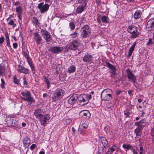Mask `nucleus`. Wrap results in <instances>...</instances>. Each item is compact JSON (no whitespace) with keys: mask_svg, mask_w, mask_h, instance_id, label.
I'll return each mask as SVG.
<instances>
[{"mask_svg":"<svg viewBox=\"0 0 154 154\" xmlns=\"http://www.w3.org/2000/svg\"><path fill=\"white\" fill-rule=\"evenodd\" d=\"M22 96H20V98L24 101H27L29 105H31L32 103H34L35 100L34 98L31 96L30 92L27 90L25 92L22 91L21 93Z\"/></svg>","mask_w":154,"mask_h":154,"instance_id":"f257e3e1","label":"nucleus"},{"mask_svg":"<svg viewBox=\"0 0 154 154\" xmlns=\"http://www.w3.org/2000/svg\"><path fill=\"white\" fill-rule=\"evenodd\" d=\"M91 29L88 25H84L80 29V35L82 38H86L91 35Z\"/></svg>","mask_w":154,"mask_h":154,"instance_id":"f03ea898","label":"nucleus"},{"mask_svg":"<svg viewBox=\"0 0 154 154\" xmlns=\"http://www.w3.org/2000/svg\"><path fill=\"white\" fill-rule=\"evenodd\" d=\"M127 31L128 33L131 34L130 37L131 38H137L140 34L137 27L134 25L129 26L127 29Z\"/></svg>","mask_w":154,"mask_h":154,"instance_id":"7ed1b4c3","label":"nucleus"},{"mask_svg":"<svg viewBox=\"0 0 154 154\" xmlns=\"http://www.w3.org/2000/svg\"><path fill=\"white\" fill-rule=\"evenodd\" d=\"M65 93L64 90L62 89H57L52 94V97L53 102H55L58 100L62 98Z\"/></svg>","mask_w":154,"mask_h":154,"instance_id":"20e7f679","label":"nucleus"},{"mask_svg":"<svg viewBox=\"0 0 154 154\" xmlns=\"http://www.w3.org/2000/svg\"><path fill=\"white\" fill-rule=\"evenodd\" d=\"M113 94V92L109 88L106 89L102 92L101 97L103 95V100L104 101H109L112 99V95Z\"/></svg>","mask_w":154,"mask_h":154,"instance_id":"39448f33","label":"nucleus"},{"mask_svg":"<svg viewBox=\"0 0 154 154\" xmlns=\"http://www.w3.org/2000/svg\"><path fill=\"white\" fill-rule=\"evenodd\" d=\"M22 53L23 56L25 57L27 60V61L32 71L34 73H35V66L31 58L29 56V52L27 51V52L25 51H22Z\"/></svg>","mask_w":154,"mask_h":154,"instance_id":"423d86ee","label":"nucleus"},{"mask_svg":"<svg viewBox=\"0 0 154 154\" xmlns=\"http://www.w3.org/2000/svg\"><path fill=\"white\" fill-rule=\"evenodd\" d=\"M80 45V42L79 39H75L70 42L69 45L68 49L71 50H77Z\"/></svg>","mask_w":154,"mask_h":154,"instance_id":"0eeeda50","label":"nucleus"},{"mask_svg":"<svg viewBox=\"0 0 154 154\" xmlns=\"http://www.w3.org/2000/svg\"><path fill=\"white\" fill-rule=\"evenodd\" d=\"M44 2L39 3L37 7L41 14H43L47 11L49 8V5L48 4L45 3L44 5Z\"/></svg>","mask_w":154,"mask_h":154,"instance_id":"6e6552de","label":"nucleus"},{"mask_svg":"<svg viewBox=\"0 0 154 154\" xmlns=\"http://www.w3.org/2000/svg\"><path fill=\"white\" fill-rule=\"evenodd\" d=\"M17 71L18 73L25 75H29L30 73V70L29 69L20 64L17 65Z\"/></svg>","mask_w":154,"mask_h":154,"instance_id":"1a4fd4ad","label":"nucleus"},{"mask_svg":"<svg viewBox=\"0 0 154 154\" xmlns=\"http://www.w3.org/2000/svg\"><path fill=\"white\" fill-rule=\"evenodd\" d=\"M50 115L48 114L42 115L38 119L42 125L45 126L47 124V121L50 119Z\"/></svg>","mask_w":154,"mask_h":154,"instance_id":"9d476101","label":"nucleus"},{"mask_svg":"<svg viewBox=\"0 0 154 154\" xmlns=\"http://www.w3.org/2000/svg\"><path fill=\"white\" fill-rule=\"evenodd\" d=\"M126 72L127 73V76L128 79L134 84L136 80V76L134 75L130 69L129 68L126 69Z\"/></svg>","mask_w":154,"mask_h":154,"instance_id":"9b49d317","label":"nucleus"},{"mask_svg":"<svg viewBox=\"0 0 154 154\" xmlns=\"http://www.w3.org/2000/svg\"><path fill=\"white\" fill-rule=\"evenodd\" d=\"M63 48L60 46H55L50 47L48 48V51L54 54L61 53L63 51Z\"/></svg>","mask_w":154,"mask_h":154,"instance_id":"f8f14e48","label":"nucleus"},{"mask_svg":"<svg viewBox=\"0 0 154 154\" xmlns=\"http://www.w3.org/2000/svg\"><path fill=\"white\" fill-rule=\"evenodd\" d=\"M91 115L90 112L87 110H82L79 113V116L85 119H89L90 118Z\"/></svg>","mask_w":154,"mask_h":154,"instance_id":"ddd939ff","label":"nucleus"},{"mask_svg":"<svg viewBox=\"0 0 154 154\" xmlns=\"http://www.w3.org/2000/svg\"><path fill=\"white\" fill-rule=\"evenodd\" d=\"M41 32L43 38L46 42H49L51 39V36L50 33L47 30L44 29H41Z\"/></svg>","mask_w":154,"mask_h":154,"instance_id":"4468645a","label":"nucleus"},{"mask_svg":"<svg viewBox=\"0 0 154 154\" xmlns=\"http://www.w3.org/2000/svg\"><path fill=\"white\" fill-rule=\"evenodd\" d=\"M100 141H101L102 145V147H101L99 149L101 150V151L103 152V148L107 147L108 142L106 138L103 136L99 137Z\"/></svg>","mask_w":154,"mask_h":154,"instance_id":"2eb2a0df","label":"nucleus"},{"mask_svg":"<svg viewBox=\"0 0 154 154\" xmlns=\"http://www.w3.org/2000/svg\"><path fill=\"white\" fill-rule=\"evenodd\" d=\"M93 58L91 54L88 53L86 54L83 58L84 62L90 64L92 62Z\"/></svg>","mask_w":154,"mask_h":154,"instance_id":"dca6fc26","label":"nucleus"},{"mask_svg":"<svg viewBox=\"0 0 154 154\" xmlns=\"http://www.w3.org/2000/svg\"><path fill=\"white\" fill-rule=\"evenodd\" d=\"M10 119L7 121V123L9 126L15 127L17 125V122L16 121V118L14 117L11 116Z\"/></svg>","mask_w":154,"mask_h":154,"instance_id":"f3484780","label":"nucleus"},{"mask_svg":"<svg viewBox=\"0 0 154 154\" xmlns=\"http://www.w3.org/2000/svg\"><path fill=\"white\" fill-rule=\"evenodd\" d=\"M15 11L17 13V17L19 20H21L22 16L23 14V10L22 7L20 5L17 6L15 8Z\"/></svg>","mask_w":154,"mask_h":154,"instance_id":"a211bd4d","label":"nucleus"},{"mask_svg":"<svg viewBox=\"0 0 154 154\" xmlns=\"http://www.w3.org/2000/svg\"><path fill=\"white\" fill-rule=\"evenodd\" d=\"M33 38L35 40V42L37 45L40 44L42 40L41 36L37 32L34 33Z\"/></svg>","mask_w":154,"mask_h":154,"instance_id":"6ab92c4d","label":"nucleus"},{"mask_svg":"<svg viewBox=\"0 0 154 154\" xmlns=\"http://www.w3.org/2000/svg\"><path fill=\"white\" fill-rule=\"evenodd\" d=\"M78 98V96L75 94H73L68 100V103L73 105L76 102Z\"/></svg>","mask_w":154,"mask_h":154,"instance_id":"aec40b11","label":"nucleus"},{"mask_svg":"<svg viewBox=\"0 0 154 154\" xmlns=\"http://www.w3.org/2000/svg\"><path fill=\"white\" fill-rule=\"evenodd\" d=\"M146 125V121L144 119H143L139 122H136L135 123V125L138 127L143 128Z\"/></svg>","mask_w":154,"mask_h":154,"instance_id":"412c9836","label":"nucleus"},{"mask_svg":"<svg viewBox=\"0 0 154 154\" xmlns=\"http://www.w3.org/2000/svg\"><path fill=\"white\" fill-rule=\"evenodd\" d=\"M146 27L149 29L150 28V30L154 29V17L150 19L148 21Z\"/></svg>","mask_w":154,"mask_h":154,"instance_id":"4be33fe9","label":"nucleus"},{"mask_svg":"<svg viewBox=\"0 0 154 154\" xmlns=\"http://www.w3.org/2000/svg\"><path fill=\"white\" fill-rule=\"evenodd\" d=\"M142 15V13L141 11L137 10L136 11L134 14V17L135 20H138V19H141V16Z\"/></svg>","mask_w":154,"mask_h":154,"instance_id":"5701e85b","label":"nucleus"},{"mask_svg":"<svg viewBox=\"0 0 154 154\" xmlns=\"http://www.w3.org/2000/svg\"><path fill=\"white\" fill-rule=\"evenodd\" d=\"M106 63L107 67L109 68L112 70V74L115 75V72L116 71V67L108 62H106Z\"/></svg>","mask_w":154,"mask_h":154,"instance_id":"b1692460","label":"nucleus"},{"mask_svg":"<svg viewBox=\"0 0 154 154\" xmlns=\"http://www.w3.org/2000/svg\"><path fill=\"white\" fill-rule=\"evenodd\" d=\"M88 125L86 122H85L79 126L78 129V133L81 134L82 131H84L88 127Z\"/></svg>","mask_w":154,"mask_h":154,"instance_id":"393cba45","label":"nucleus"},{"mask_svg":"<svg viewBox=\"0 0 154 154\" xmlns=\"http://www.w3.org/2000/svg\"><path fill=\"white\" fill-rule=\"evenodd\" d=\"M78 101L80 103H83L85 104H87L88 103V101L86 100L85 98V95H81L78 97Z\"/></svg>","mask_w":154,"mask_h":154,"instance_id":"a878e982","label":"nucleus"},{"mask_svg":"<svg viewBox=\"0 0 154 154\" xmlns=\"http://www.w3.org/2000/svg\"><path fill=\"white\" fill-rule=\"evenodd\" d=\"M87 6L83 5H80L76 9V12L78 14H81L86 9Z\"/></svg>","mask_w":154,"mask_h":154,"instance_id":"bb28decb","label":"nucleus"},{"mask_svg":"<svg viewBox=\"0 0 154 154\" xmlns=\"http://www.w3.org/2000/svg\"><path fill=\"white\" fill-rule=\"evenodd\" d=\"M42 109H36L34 112V115L38 119L41 116H42V114L41 113Z\"/></svg>","mask_w":154,"mask_h":154,"instance_id":"cd10ccee","label":"nucleus"},{"mask_svg":"<svg viewBox=\"0 0 154 154\" xmlns=\"http://www.w3.org/2000/svg\"><path fill=\"white\" fill-rule=\"evenodd\" d=\"M136 45V42H134L130 48L128 52V57H130L131 56L132 54L134 49V48Z\"/></svg>","mask_w":154,"mask_h":154,"instance_id":"c85d7f7f","label":"nucleus"},{"mask_svg":"<svg viewBox=\"0 0 154 154\" xmlns=\"http://www.w3.org/2000/svg\"><path fill=\"white\" fill-rule=\"evenodd\" d=\"M48 75H48L47 77L45 75H44L43 77V78L44 79V81L47 85V87L48 89H49L51 86L50 82L49 79L48 78Z\"/></svg>","mask_w":154,"mask_h":154,"instance_id":"c756f323","label":"nucleus"},{"mask_svg":"<svg viewBox=\"0 0 154 154\" xmlns=\"http://www.w3.org/2000/svg\"><path fill=\"white\" fill-rule=\"evenodd\" d=\"M117 148V146L113 145L108 149V151L106 152L105 154H111V153L114 152Z\"/></svg>","mask_w":154,"mask_h":154,"instance_id":"7c9ffc66","label":"nucleus"},{"mask_svg":"<svg viewBox=\"0 0 154 154\" xmlns=\"http://www.w3.org/2000/svg\"><path fill=\"white\" fill-rule=\"evenodd\" d=\"M31 140L28 137L25 138L23 140V143L25 147L27 148L29 146Z\"/></svg>","mask_w":154,"mask_h":154,"instance_id":"2f4dec72","label":"nucleus"},{"mask_svg":"<svg viewBox=\"0 0 154 154\" xmlns=\"http://www.w3.org/2000/svg\"><path fill=\"white\" fill-rule=\"evenodd\" d=\"M5 37L6 41L7 43V46L10 49H12L11 46L10 45L9 35L7 32L5 34Z\"/></svg>","mask_w":154,"mask_h":154,"instance_id":"473e14b6","label":"nucleus"},{"mask_svg":"<svg viewBox=\"0 0 154 154\" xmlns=\"http://www.w3.org/2000/svg\"><path fill=\"white\" fill-rule=\"evenodd\" d=\"M32 24L36 27L39 26L40 23L36 17H33L32 20Z\"/></svg>","mask_w":154,"mask_h":154,"instance_id":"72a5a7b5","label":"nucleus"},{"mask_svg":"<svg viewBox=\"0 0 154 154\" xmlns=\"http://www.w3.org/2000/svg\"><path fill=\"white\" fill-rule=\"evenodd\" d=\"M143 129L138 127L135 129L134 131V132L136 134V136H140L141 135Z\"/></svg>","mask_w":154,"mask_h":154,"instance_id":"f704fd0d","label":"nucleus"},{"mask_svg":"<svg viewBox=\"0 0 154 154\" xmlns=\"http://www.w3.org/2000/svg\"><path fill=\"white\" fill-rule=\"evenodd\" d=\"M101 20L103 23H108L109 22V19L108 17L104 15H102L101 18Z\"/></svg>","mask_w":154,"mask_h":154,"instance_id":"c9c22d12","label":"nucleus"},{"mask_svg":"<svg viewBox=\"0 0 154 154\" xmlns=\"http://www.w3.org/2000/svg\"><path fill=\"white\" fill-rule=\"evenodd\" d=\"M76 68L74 65L70 66L68 69L67 72L69 73H73L76 70Z\"/></svg>","mask_w":154,"mask_h":154,"instance_id":"e433bc0d","label":"nucleus"},{"mask_svg":"<svg viewBox=\"0 0 154 154\" xmlns=\"http://www.w3.org/2000/svg\"><path fill=\"white\" fill-rule=\"evenodd\" d=\"M5 67L0 64V76H3L5 72Z\"/></svg>","mask_w":154,"mask_h":154,"instance_id":"4c0bfd02","label":"nucleus"},{"mask_svg":"<svg viewBox=\"0 0 154 154\" xmlns=\"http://www.w3.org/2000/svg\"><path fill=\"white\" fill-rule=\"evenodd\" d=\"M132 146L130 144L126 143H124L122 146V147L123 148L126 149V152H127L129 149H130Z\"/></svg>","mask_w":154,"mask_h":154,"instance_id":"58836bf2","label":"nucleus"},{"mask_svg":"<svg viewBox=\"0 0 154 154\" xmlns=\"http://www.w3.org/2000/svg\"><path fill=\"white\" fill-rule=\"evenodd\" d=\"M78 3L80 4L81 5H83L85 6H87V3H88V0H78Z\"/></svg>","mask_w":154,"mask_h":154,"instance_id":"ea45409f","label":"nucleus"},{"mask_svg":"<svg viewBox=\"0 0 154 154\" xmlns=\"http://www.w3.org/2000/svg\"><path fill=\"white\" fill-rule=\"evenodd\" d=\"M14 82L15 84L20 85V80L19 79H17V76L16 75H15L13 78Z\"/></svg>","mask_w":154,"mask_h":154,"instance_id":"a19ab883","label":"nucleus"},{"mask_svg":"<svg viewBox=\"0 0 154 154\" xmlns=\"http://www.w3.org/2000/svg\"><path fill=\"white\" fill-rule=\"evenodd\" d=\"M66 77V73L65 74L61 73L59 75V79L63 81L65 80Z\"/></svg>","mask_w":154,"mask_h":154,"instance_id":"79ce46f5","label":"nucleus"},{"mask_svg":"<svg viewBox=\"0 0 154 154\" xmlns=\"http://www.w3.org/2000/svg\"><path fill=\"white\" fill-rule=\"evenodd\" d=\"M124 112V114L125 116V118H126L129 117V116L131 114L129 110L127 109L126 110H125Z\"/></svg>","mask_w":154,"mask_h":154,"instance_id":"37998d69","label":"nucleus"},{"mask_svg":"<svg viewBox=\"0 0 154 154\" xmlns=\"http://www.w3.org/2000/svg\"><path fill=\"white\" fill-rule=\"evenodd\" d=\"M69 26L71 31H72L74 29L75 26L73 22H70L69 23Z\"/></svg>","mask_w":154,"mask_h":154,"instance_id":"c03bdc74","label":"nucleus"},{"mask_svg":"<svg viewBox=\"0 0 154 154\" xmlns=\"http://www.w3.org/2000/svg\"><path fill=\"white\" fill-rule=\"evenodd\" d=\"M8 24V25L12 26L14 28L16 26V24L14 22L12 19H11L10 20Z\"/></svg>","mask_w":154,"mask_h":154,"instance_id":"a18cd8bd","label":"nucleus"},{"mask_svg":"<svg viewBox=\"0 0 154 154\" xmlns=\"http://www.w3.org/2000/svg\"><path fill=\"white\" fill-rule=\"evenodd\" d=\"M1 81L2 82L1 84L0 85L2 89L5 88V82L4 80V79L2 78L1 79Z\"/></svg>","mask_w":154,"mask_h":154,"instance_id":"49530a36","label":"nucleus"},{"mask_svg":"<svg viewBox=\"0 0 154 154\" xmlns=\"http://www.w3.org/2000/svg\"><path fill=\"white\" fill-rule=\"evenodd\" d=\"M106 105L108 109H112V108H113L114 106L113 105L112 103L109 102L107 103L106 104Z\"/></svg>","mask_w":154,"mask_h":154,"instance_id":"de8ad7c7","label":"nucleus"},{"mask_svg":"<svg viewBox=\"0 0 154 154\" xmlns=\"http://www.w3.org/2000/svg\"><path fill=\"white\" fill-rule=\"evenodd\" d=\"M78 33L76 32V29H75V32L72 34H71L70 35V36L72 38H75L78 36Z\"/></svg>","mask_w":154,"mask_h":154,"instance_id":"09e8293b","label":"nucleus"},{"mask_svg":"<svg viewBox=\"0 0 154 154\" xmlns=\"http://www.w3.org/2000/svg\"><path fill=\"white\" fill-rule=\"evenodd\" d=\"M104 130L106 133H108L110 132V128L109 126L106 125L104 128Z\"/></svg>","mask_w":154,"mask_h":154,"instance_id":"8fccbe9b","label":"nucleus"},{"mask_svg":"<svg viewBox=\"0 0 154 154\" xmlns=\"http://www.w3.org/2000/svg\"><path fill=\"white\" fill-rule=\"evenodd\" d=\"M153 42L152 41V39L151 38H149L148 40V41L147 43H146V45L151 46L153 45Z\"/></svg>","mask_w":154,"mask_h":154,"instance_id":"3c124183","label":"nucleus"},{"mask_svg":"<svg viewBox=\"0 0 154 154\" xmlns=\"http://www.w3.org/2000/svg\"><path fill=\"white\" fill-rule=\"evenodd\" d=\"M23 85H27L28 84V83L26 79L25 76L23 77Z\"/></svg>","mask_w":154,"mask_h":154,"instance_id":"603ef678","label":"nucleus"},{"mask_svg":"<svg viewBox=\"0 0 154 154\" xmlns=\"http://www.w3.org/2000/svg\"><path fill=\"white\" fill-rule=\"evenodd\" d=\"M91 94H87L85 95V98L86 100H88V102L89 100L91 99Z\"/></svg>","mask_w":154,"mask_h":154,"instance_id":"864d4df0","label":"nucleus"},{"mask_svg":"<svg viewBox=\"0 0 154 154\" xmlns=\"http://www.w3.org/2000/svg\"><path fill=\"white\" fill-rule=\"evenodd\" d=\"M5 38L3 36H1L0 37V44H2L5 41Z\"/></svg>","mask_w":154,"mask_h":154,"instance_id":"5fc2aeb1","label":"nucleus"},{"mask_svg":"<svg viewBox=\"0 0 154 154\" xmlns=\"http://www.w3.org/2000/svg\"><path fill=\"white\" fill-rule=\"evenodd\" d=\"M20 3H21L20 1H17L14 3V5L15 6H18L20 5Z\"/></svg>","mask_w":154,"mask_h":154,"instance_id":"6e6d98bb","label":"nucleus"},{"mask_svg":"<svg viewBox=\"0 0 154 154\" xmlns=\"http://www.w3.org/2000/svg\"><path fill=\"white\" fill-rule=\"evenodd\" d=\"M13 47L14 49H17L18 47V44L16 42L14 43L13 44Z\"/></svg>","mask_w":154,"mask_h":154,"instance_id":"4d7b16f0","label":"nucleus"},{"mask_svg":"<svg viewBox=\"0 0 154 154\" xmlns=\"http://www.w3.org/2000/svg\"><path fill=\"white\" fill-rule=\"evenodd\" d=\"M134 91L132 90H128V94L130 96H131L133 95V93Z\"/></svg>","mask_w":154,"mask_h":154,"instance_id":"13d9d810","label":"nucleus"},{"mask_svg":"<svg viewBox=\"0 0 154 154\" xmlns=\"http://www.w3.org/2000/svg\"><path fill=\"white\" fill-rule=\"evenodd\" d=\"M35 146L36 144H33L30 147V149L31 150H33L35 148Z\"/></svg>","mask_w":154,"mask_h":154,"instance_id":"bf43d9fd","label":"nucleus"},{"mask_svg":"<svg viewBox=\"0 0 154 154\" xmlns=\"http://www.w3.org/2000/svg\"><path fill=\"white\" fill-rule=\"evenodd\" d=\"M128 3H134L135 2V0H126Z\"/></svg>","mask_w":154,"mask_h":154,"instance_id":"052dcab7","label":"nucleus"},{"mask_svg":"<svg viewBox=\"0 0 154 154\" xmlns=\"http://www.w3.org/2000/svg\"><path fill=\"white\" fill-rule=\"evenodd\" d=\"M122 92V91H121L119 90L117 91L116 92V95H117V96H118Z\"/></svg>","mask_w":154,"mask_h":154,"instance_id":"680f3d73","label":"nucleus"},{"mask_svg":"<svg viewBox=\"0 0 154 154\" xmlns=\"http://www.w3.org/2000/svg\"><path fill=\"white\" fill-rule=\"evenodd\" d=\"M130 150L132 152L133 154H134V153H135L136 151H135V149L133 148L132 146L131 147Z\"/></svg>","mask_w":154,"mask_h":154,"instance_id":"e2e57ef3","label":"nucleus"},{"mask_svg":"<svg viewBox=\"0 0 154 154\" xmlns=\"http://www.w3.org/2000/svg\"><path fill=\"white\" fill-rule=\"evenodd\" d=\"M95 2L98 5H99L100 3V0H95Z\"/></svg>","mask_w":154,"mask_h":154,"instance_id":"0e129e2a","label":"nucleus"},{"mask_svg":"<svg viewBox=\"0 0 154 154\" xmlns=\"http://www.w3.org/2000/svg\"><path fill=\"white\" fill-rule=\"evenodd\" d=\"M95 2L98 5H99L100 3V0H95Z\"/></svg>","mask_w":154,"mask_h":154,"instance_id":"69168bd1","label":"nucleus"},{"mask_svg":"<svg viewBox=\"0 0 154 154\" xmlns=\"http://www.w3.org/2000/svg\"><path fill=\"white\" fill-rule=\"evenodd\" d=\"M11 37H12V38L14 39L15 41H17V38L15 36H14V35H12L11 36Z\"/></svg>","mask_w":154,"mask_h":154,"instance_id":"338daca9","label":"nucleus"},{"mask_svg":"<svg viewBox=\"0 0 154 154\" xmlns=\"http://www.w3.org/2000/svg\"><path fill=\"white\" fill-rule=\"evenodd\" d=\"M101 20L100 18H97V22L100 24L101 23Z\"/></svg>","mask_w":154,"mask_h":154,"instance_id":"774afa93","label":"nucleus"}]
</instances>
